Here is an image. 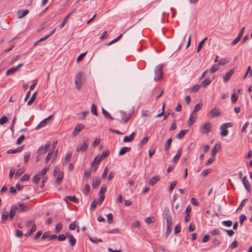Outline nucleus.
Here are the masks:
<instances>
[{
  "label": "nucleus",
  "mask_w": 252,
  "mask_h": 252,
  "mask_svg": "<svg viewBox=\"0 0 252 252\" xmlns=\"http://www.w3.org/2000/svg\"><path fill=\"white\" fill-rule=\"evenodd\" d=\"M200 86L199 85H194L191 88L190 91L192 93H196L199 90Z\"/></svg>",
  "instance_id": "46"
},
{
  "label": "nucleus",
  "mask_w": 252,
  "mask_h": 252,
  "mask_svg": "<svg viewBox=\"0 0 252 252\" xmlns=\"http://www.w3.org/2000/svg\"><path fill=\"white\" fill-rule=\"evenodd\" d=\"M84 127V125L82 124H78L75 127L74 130L72 132V134L74 136L77 135L80 131L83 129Z\"/></svg>",
  "instance_id": "10"
},
{
  "label": "nucleus",
  "mask_w": 252,
  "mask_h": 252,
  "mask_svg": "<svg viewBox=\"0 0 252 252\" xmlns=\"http://www.w3.org/2000/svg\"><path fill=\"white\" fill-rule=\"evenodd\" d=\"M234 70L233 69H230L223 77V80L224 82L228 81L231 76L233 74Z\"/></svg>",
  "instance_id": "12"
},
{
  "label": "nucleus",
  "mask_w": 252,
  "mask_h": 252,
  "mask_svg": "<svg viewBox=\"0 0 252 252\" xmlns=\"http://www.w3.org/2000/svg\"><path fill=\"white\" fill-rule=\"evenodd\" d=\"M220 128L221 129L220 135L222 136H226L228 135V131L226 129V127H223L221 126Z\"/></svg>",
  "instance_id": "25"
},
{
  "label": "nucleus",
  "mask_w": 252,
  "mask_h": 252,
  "mask_svg": "<svg viewBox=\"0 0 252 252\" xmlns=\"http://www.w3.org/2000/svg\"><path fill=\"white\" fill-rule=\"evenodd\" d=\"M247 220L246 216L245 215H241L239 217V220L241 225H243V222Z\"/></svg>",
  "instance_id": "54"
},
{
  "label": "nucleus",
  "mask_w": 252,
  "mask_h": 252,
  "mask_svg": "<svg viewBox=\"0 0 252 252\" xmlns=\"http://www.w3.org/2000/svg\"><path fill=\"white\" fill-rule=\"evenodd\" d=\"M176 184H177V183L175 181L170 182V187L169 188V191H171L173 190V189H174V187L176 186Z\"/></svg>",
  "instance_id": "59"
},
{
  "label": "nucleus",
  "mask_w": 252,
  "mask_h": 252,
  "mask_svg": "<svg viewBox=\"0 0 252 252\" xmlns=\"http://www.w3.org/2000/svg\"><path fill=\"white\" fill-rule=\"evenodd\" d=\"M163 65H159L156 67L155 69V77L154 80L158 81L160 80L163 76Z\"/></svg>",
  "instance_id": "2"
},
{
  "label": "nucleus",
  "mask_w": 252,
  "mask_h": 252,
  "mask_svg": "<svg viewBox=\"0 0 252 252\" xmlns=\"http://www.w3.org/2000/svg\"><path fill=\"white\" fill-rule=\"evenodd\" d=\"M212 82V80L208 78H206L203 81L201 84V86L203 88L207 87Z\"/></svg>",
  "instance_id": "23"
},
{
  "label": "nucleus",
  "mask_w": 252,
  "mask_h": 252,
  "mask_svg": "<svg viewBox=\"0 0 252 252\" xmlns=\"http://www.w3.org/2000/svg\"><path fill=\"white\" fill-rule=\"evenodd\" d=\"M107 233H113V234L119 233H120V229L119 228H116L113 229L111 230H109L107 231Z\"/></svg>",
  "instance_id": "52"
},
{
  "label": "nucleus",
  "mask_w": 252,
  "mask_h": 252,
  "mask_svg": "<svg viewBox=\"0 0 252 252\" xmlns=\"http://www.w3.org/2000/svg\"><path fill=\"white\" fill-rule=\"evenodd\" d=\"M31 154L29 152H27L25 153L24 154V160L25 163H27L29 160Z\"/></svg>",
  "instance_id": "50"
},
{
  "label": "nucleus",
  "mask_w": 252,
  "mask_h": 252,
  "mask_svg": "<svg viewBox=\"0 0 252 252\" xmlns=\"http://www.w3.org/2000/svg\"><path fill=\"white\" fill-rule=\"evenodd\" d=\"M107 190V188L106 185H104L101 188V189L99 191V195L104 194V193L106 192Z\"/></svg>",
  "instance_id": "53"
},
{
  "label": "nucleus",
  "mask_w": 252,
  "mask_h": 252,
  "mask_svg": "<svg viewBox=\"0 0 252 252\" xmlns=\"http://www.w3.org/2000/svg\"><path fill=\"white\" fill-rule=\"evenodd\" d=\"M100 180L98 178H95L93 180L92 183V187L93 188H96L100 184Z\"/></svg>",
  "instance_id": "26"
},
{
  "label": "nucleus",
  "mask_w": 252,
  "mask_h": 252,
  "mask_svg": "<svg viewBox=\"0 0 252 252\" xmlns=\"http://www.w3.org/2000/svg\"><path fill=\"white\" fill-rule=\"evenodd\" d=\"M23 65H24V64L23 63H20L19 64H18L17 66H16L15 67H13L11 68L10 69L7 70L6 72V75H9L11 74L15 73L16 71L19 70L20 67L23 66Z\"/></svg>",
  "instance_id": "8"
},
{
  "label": "nucleus",
  "mask_w": 252,
  "mask_h": 252,
  "mask_svg": "<svg viewBox=\"0 0 252 252\" xmlns=\"http://www.w3.org/2000/svg\"><path fill=\"white\" fill-rule=\"evenodd\" d=\"M86 54L87 52L82 53L81 54H80L77 58V62H79L81 61L83 59L84 56L86 55Z\"/></svg>",
  "instance_id": "60"
},
{
  "label": "nucleus",
  "mask_w": 252,
  "mask_h": 252,
  "mask_svg": "<svg viewBox=\"0 0 252 252\" xmlns=\"http://www.w3.org/2000/svg\"><path fill=\"white\" fill-rule=\"evenodd\" d=\"M135 135L136 132L133 131L129 136H126L123 139V141L126 143L132 142L134 140Z\"/></svg>",
  "instance_id": "11"
},
{
  "label": "nucleus",
  "mask_w": 252,
  "mask_h": 252,
  "mask_svg": "<svg viewBox=\"0 0 252 252\" xmlns=\"http://www.w3.org/2000/svg\"><path fill=\"white\" fill-rule=\"evenodd\" d=\"M188 130H182L177 135V138L179 139H182L187 133Z\"/></svg>",
  "instance_id": "27"
},
{
  "label": "nucleus",
  "mask_w": 252,
  "mask_h": 252,
  "mask_svg": "<svg viewBox=\"0 0 252 252\" xmlns=\"http://www.w3.org/2000/svg\"><path fill=\"white\" fill-rule=\"evenodd\" d=\"M89 145V140L88 138L85 139L83 140V144L82 145H79L77 146L76 148V151L77 152H81L83 153L85 151H86L88 149V146Z\"/></svg>",
  "instance_id": "1"
},
{
  "label": "nucleus",
  "mask_w": 252,
  "mask_h": 252,
  "mask_svg": "<svg viewBox=\"0 0 252 252\" xmlns=\"http://www.w3.org/2000/svg\"><path fill=\"white\" fill-rule=\"evenodd\" d=\"M203 104L202 103H198L195 106L192 113H196L201 110Z\"/></svg>",
  "instance_id": "35"
},
{
  "label": "nucleus",
  "mask_w": 252,
  "mask_h": 252,
  "mask_svg": "<svg viewBox=\"0 0 252 252\" xmlns=\"http://www.w3.org/2000/svg\"><path fill=\"white\" fill-rule=\"evenodd\" d=\"M90 186L89 184H86L85 185L84 190L83 191L84 194L86 195H87L89 193V192H90Z\"/></svg>",
  "instance_id": "44"
},
{
  "label": "nucleus",
  "mask_w": 252,
  "mask_h": 252,
  "mask_svg": "<svg viewBox=\"0 0 252 252\" xmlns=\"http://www.w3.org/2000/svg\"><path fill=\"white\" fill-rule=\"evenodd\" d=\"M182 153V149H179L177 152V154L175 156V157H174V158L173 159V161L174 162H176L179 160V159H180V158L181 157Z\"/></svg>",
  "instance_id": "19"
},
{
  "label": "nucleus",
  "mask_w": 252,
  "mask_h": 252,
  "mask_svg": "<svg viewBox=\"0 0 252 252\" xmlns=\"http://www.w3.org/2000/svg\"><path fill=\"white\" fill-rule=\"evenodd\" d=\"M237 99H238V96L235 93L233 94L231 97V99L232 102L235 103L237 101Z\"/></svg>",
  "instance_id": "58"
},
{
  "label": "nucleus",
  "mask_w": 252,
  "mask_h": 252,
  "mask_svg": "<svg viewBox=\"0 0 252 252\" xmlns=\"http://www.w3.org/2000/svg\"><path fill=\"white\" fill-rule=\"evenodd\" d=\"M238 246V242L236 240H235L233 242L231 245H230V248L232 249H234L236 248Z\"/></svg>",
  "instance_id": "64"
},
{
  "label": "nucleus",
  "mask_w": 252,
  "mask_h": 252,
  "mask_svg": "<svg viewBox=\"0 0 252 252\" xmlns=\"http://www.w3.org/2000/svg\"><path fill=\"white\" fill-rule=\"evenodd\" d=\"M83 73L79 72L75 76V84L76 88L79 90L81 89L83 84L82 81Z\"/></svg>",
  "instance_id": "3"
},
{
  "label": "nucleus",
  "mask_w": 252,
  "mask_h": 252,
  "mask_svg": "<svg viewBox=\"0 0 252 252\" xmlns=\"http://www.w3.org/2000/svg\"><path fill=\"white\" fill-rule=\"evenodd\" d=\"M69 239V242L70 244V245L71 247H73L75 246L76 242V239L74 237V236H69V237H68Z\"/></svg>",
  "instance_id": "28"
},
{
  "label": "nucleus",
  "mask_w": 252,
  "mask_h": 252,
  "mask_svg": "<svg viewBox=\"0 0 252 252\" xmlns=\"http://www.w3.org/2000/svg\"><path fill=\"white\" fill-rule=\"evenodd\" d=\"M209 114L211 118L220 116V110L219 108L215 107L210 110Z\"/></svg>",
  "instance_id": "7"
},
{
  "label": "nucleus",
  "mask_w": 252,
  "mask_h": 252,
  "mask_svg": "<svg viewBox=\"0 0 252 252\" xmlns=\"http://www.w3.org/2000/svg\"><path fill=\"white\" fill-rule=\"evenodd\" d=\"M172 141V138H169L167 142H166L165 144V152H168L169 148H170V147L171 146V142Z\"/></svg>",
  "instance_id": "24"
},
{
  "label": "nucleus",
  "mask_w": 252,
  "mask_h": 252,
  "mask_svg": "<svg viewBox=\"0 0 252 252\" xmlns=\"http://www.w3.org/2000/svg\"><path fill=\"white\" fill-rule=\"evenodd\" d=\"M36 230V226L35 224H34L32 228L31 229L30 231H29V233H26L25 234V236L26 237H28L29 236H30L31 235H32L35 231Z\"/></svg>",
  "instance_id": "43"
},
{
  "label": "nucleus",
  "mask_w": 252,
  "mask_h": 252,
  "mask_svg": "<svg viewBox=\"0 0 252 252\" xmlns=\"http://www.w3.org/2000/svg\"><path fill=\"white\" fill-rule=\"evenodd\" d=\"M47 124V122L44 119L36 126L35 129H39V128L45 126Z\"/></svg>",
  "instance_id": "31"
},
{
  "label": "nucleus",
  "mask_w": 252,
  "mask_h": 252,
  "mask_svg": "<svg viewBox=\"0 0 252 252\" xmlns=\"http://www.w3.org/2000/svg\"><path fill=\"white\" fill-rule=\"evenodd\" d=\"M108 168L106 167L105 168L104 171L102 174L101 177L102 179H105L106 177L107 174H108Z\"/></svg>",
  "instance_id": "63"
},
{
  "label": "nucleus",
  "mask_w": 252,
  "mask_h": 252,
  "mask_svg": "<svg viewBox=\"0 0 252 252\" xmlns=\"http://www.w3.org/2000/svg\"><path fill=\"white\" fill-rule=\"evenodd\" d=\"M24 170L23 169H19L17 170L15 173V177L19 178L24 173Z\"/></svg>",
  "instance_id": "45"
},
{
  "label": "nucleus",
  "mask_w": 252,
  "mask_h": 252,
  "mask_svg": "<svg viewBox=\"0 0 252 252\" xmlns=\"http://www.w3.org/2000/svg\"><path fill=\"white\" fill-rule=\"evenodd\" d=\"M19 209L18 207L16 205H12L11 207L10 211L9 214V219L12 220L17 211Z\"/></svg>",
  "instance_id": "9"
},
{
  "label": "nucleus",
  "mask_w": 252,
  "mask_h": 252,
  "mask_svg": "<svg viewBox=\"0 0 252 252\" xmlns=\"http://www.w3.org/2000/svg\"><path fill=\"white\" fill-rule=\"evenodd\" d=\"M25 138V136L24 135H21L17 140L16 144L17 145H20L22 143L23 141Z\"/></svg>",
  "instance_id": "49"
},
{
  "label": "nucleus",
  "mask_w": 252,
  "mask_h": 252,
  "mask_svg": "<svg viewBox=\"0 0 252 252\" xmlns=\"http://www.w3.org/2000/svg\"><path fill=\"white\" fill-rule=\"evenodd\" d=\"M211 171V169H210L204 170L201 172V176L203 177H205L207 176L209 174H210Z\"/></svg>",
  "instance_id": "42"
},
{
  "label": "nucleus",
  "mask_w": 252,
  "mask_h": 252,
  "mask_svg": "<svg viewBox=\"0 0 252 252\" xmlns=\"http://www.w3.org/2000/svg\"><path fill=\"white\" fill-rule=\"evenodd\" d=\"M91 174V169H89L85 171L84 176L86 178L89 179Z\"/></svg>",
  "instance_id": "57"
},
{
  "label": "nucleus",
  "mask_w": 252,
  "mask_h": 252,
  "mask_svg": "<svg viewBox=\"0 0 252 252\" xmlns=\"http://www.w3.org/2000/svg\"><path fill=\"white\" fill-rule=\"evenodd\" d=\"M190 202L194 206H198L199 205V202L194 198H191L190 199Z\"/></svg>",
  "instance_id": "61"
},
{
  "label": "nucleus",
  "mask_w": 252,
  "mask_h": 252,
  "mask_svg": "<svg viewBox=\"0 0 252 252\" xmlns=\"http://www.w3.org/2000/svg\"><path fill=\"white\" fill-rule=\"evenodd\" d=\"M211 123L210 122H207L200 127L199 131L201 133L207 134L211 131Z\"/></svg>",
  "instance_id": "4"
},
{
  "label": "nucleus",
  "mask_w": 252,
  "mask_h": 252,
  "mask_svg": "<svg viewBox=\"0 0 252 252\" xmlns=\"http://www.w3.org/2000/svg\"><path fill=\"white\" fill-rule=\"evenodd\" d=\"M107 221L109 224H111L113 222V216L111 213H109L107 215Z\"/></svg>",
  "instance_id": "51"
},
{
  "label": "nucleus",
  "mask_w": 252,
  "mask_h": 252,
  "mask_svg": "<svg viewBox=\"0 0 252 252\" xmlns=\"http://www.w3.org/2000/svg\"><path fill=\"white\" fill-rule=\"evenodd\" d=\"M30 179V176L28 174L24 175L20 179L21 182L28 181Z\"/></svg>",
  "instance_id": "55"
},
{
  "label": "nucleus",
  "mask_w": 252,
  "mask_h": 252,
  "mask_svg": "<svg viewBox=\"0 0 252 252\" xmlns=\"http://www.w3.org/2000/svg\"><path fill=\"white\" fill-rule=\"evenodd\" d=\"M148 140H149V138L148 137H145L144 138H143L141 141H140V143H139V146L140 147H142L144 145H145L146 144H147V143H148Z\"/></svg>",
  "instance_id": "34"
},
{
  "label": "nucleus",
  "mask_w": 252,
  "mask_h": 252,
  "mask_svg": "<svg viewBox=\"0 0 252 252\" xmlns=\"http://www.w3.org/2000/svg\"><path fill=\"white\" fill-rule=\"evenodd\" d=\"M101 160V158L99 157V156H97L91 163V166L93 167L94 165H98Z\"/></svg>",
  "instance_id": "17"
},
{
  "label": "nucleus",
  "mask_w": 252,
  "mask_h": 252,
  "mask_svg": "<svg viewBox=\"0 0 252 252\" xmlns=\"http://www.w3.org/2000/svg\"><path fill=\"white\" fill-rule=\"evenodd\" d=\"M131 148L129 147H123L119 151V156H123L126 152H129Z\"/></svg>",
  "instance_id": "21"
},
{
  "label": "nucleus",
  "mask_w": 252,
  "mask_h": 252,
  "mask_svg": "<svg viewBox=\"0 0 252 252\" xmlns=\"http://www.w3.org/2000/svg\"><path fill=\"white\" fill-rule=\"evenodd\" d=\"M220 149V145L216 144L212 150V155L215 157Z\"/></svg>",
  "instance_id": "22"
},
{
  "label": "nucleus",
  "mask_w": 252,
  "mask_h": 252,
  "mask_svg": "<svg viewBox=\"0 0 252 252\" xmlns=\"http://www.w3.org/2000/svg\"><path fill=\"white\" fill-rule=\"evenodd\" d=\"M50 141H47L44 146H41L38 150L37 154L39 155H43L46 153L50 146Z\"/></svg>",
  "instance_id": "5"
},
{
  "label": "nucleus",
  "mask_w": 252,
  "mask_h": 252,
  "mask_svg": "<svg viewBox=\"0 0 252 252\" xmlns=\"http://www.w3.org/2000/svg\"><path fill=\"white\" fill-rule=\"evenodd\" d=\"M110 154V152L108 150H106L103 151L101 155L99 156V157L101 158V159H103L107 157Z\"/></svg>",
  "instance_id": "39"
},
{
  "label": "nucleus",
  "mask_w": 252,
  "mask_h": 252,
  "mask_svg": "<svg viewBox=\"0 0 252 252\" xmlns=\"http://www.w3.org/2000/svg\"><path fill=\"white\" fill-rule=\"evenodd\" d=\"M17 206L19 208L18 210L21 212H26V211L30 210L32 208V206L30 205H27L24 204L23 203H21L20 202H19L17 204Z\"/></svg>",
  "instance_id": "6"
},
{
  "label": "nucleus",
  "mask_w": 252,
  "mask_h": 252,
  "mask_svg": "<svg viewBox=\"0 0 252 252\" xmlns=\"http://www.w3.org/2000/svg\"><path fill=\"white\" fill-rule=\"evenodd\" d=\"M53 153V150L50 151V152L47 154L46 158H45V162L47 163L51 158Z\"/></svg>",
  "instance_id": "56"
},
{
  "label": "nucleus",
  "mask_w": 252,
  "mask_h": 252,
  "mask_svg": "<svg viewBox=\"0 0 252 252\" xmlns=\"http://www.w3.org/2000/svg\"><path fill=\"white\" fill-rule=\"evenodd\" d=\"M7 120H8V118L6 116H2L0 119V125H2L4 124L5 123H6L7 122Z\"/></svg>",
  "instance_id": "48"
},
{
  "label": "nucleus",
  "mask_w": 252,
  "mask_h": 252,
  "mask_svg": "<svg viewBox=\"0 0 252 252\" xmlns=\"http://www.w3.org/2000/svg\"><path fill=\"white\" fill-rule=\"evenodd\" d=\"M160 177L159 176L157 175L152 177L149 182V184L151 186H154L158 181L160 180Z\"/></svg>",
  "instance_id": "15"
},
{
  "label": "nucleus",
  "mask_w": 252,
  "mask_h": 252,
  "mask_svg": "<svg viewBox=\"0 0 252 252\" xmlns=\"http://www.w3.org/2000/svg\"><path fill=\"white\" fill-rule=\"evenodd\" d=\"M41 176L39 174L35 175L33 178V182L37 184L40 180Z\"/></svg>",
  "instance_id": "36"
},
{
  "label": "nucleus",
  "mask_w": 252,
  "mask_h": 252,
  "mask_svg": "<svg viewBox=\"0 0 252 252\" xmlns=\"http://www.w3.org/2000/svg\"><path fill=\"white\" fill-rule=\"evenodd\" d=\"M163 217L166 221L172 220L170 211L167 208L164 209Z\"/></svg>",
  "instance_id": "16"
},
{
  "label": "nucleus",
  "mask_w": 252,
  "mask_h": 252,
  "mask_svg": "<svg viewBox=\"0 0 252 252\" xmlns=\"http://www.w3.org/2000/svg\"><path fill=\"white\" fill-rule=\"evenodd\" d=\"M63 172H61L58 175V177H57V179L56 180V183L58 185H60L62 183V180H63Z\"/></svg>",
  "instance_id": "20"
},
{
  "label": "nucleus",
  "mask_w": 252,
  "mask_h": 252,
  "mask_svg": "<svg viewBox=\"0 0 252 252\" xmlns=\"http://www.w3.org/2000/svg\"><path fill=\"white\" fill-rule=\"evenodd\" d=\"M222 224L226 227H230L232 225V221L230 220H224L222 222Z\"/></svg>",
  "instance_id": "41"
},
{
  "label": "nucleus",
  "mask_w": 252,
  "mask_h": 252,
  "mask_svg": "<svg viewBox=\"0 0 252 252\" xmlns=\"http://www.w3.org/2000/svg\"><path fill=\"white\" fill-rule=\"evenodd\" d=\"M102 112L105 117L109 118L112 120L114 119V118L111 116V115L103 108H102Z\"/></svg>",
  "instance_id": "32"
},
{
  "label": "nucleus",
  "mask_w": 252,
  "mask_h": 252,
  "mask_svg": "<svg viewBox=\"0 0 252 252\" xmlns=\"http://www.w3.org/2000/svg\"><path fill=\"white\" fill-rule=\"evenodd\" d=\"M66 199L69 200V201L73 202L75 203H78V199L75 197V196H67L66 197Z\"/></svg>",
  "instance_id": "30"
},
{
  "label": "nucleus",
  "mask_w": 252,
  "mask_h": 252,
  "mask_svg": "<svg viewBox=\"0 0 252 252\" xmlns=\"http://www.w3.org/2000/svg\"><path fill=\"white\" fill-rule=\"evenodd\" d=\"M36 92L34 93L32 95L30 99L29 100V101L27 103V104L28 105H31L32 102L34 101L36 97Z\"/></svg>",
  "instance_id": "37"
},
{
  "label": "nucleus",
  "mask_w": 252,
  "mask_h": 252,
  "mask_svg": "<svg viewBox=\"0 0 252 252\" xmlns=\"http://www.w3.org/2000/svg\"><path fill=\"white\" fill-rule=\"evenodd\" d=\"M63 228V224L61 223H58L55 228V232L56 233H59Z\"/></svg>",
  "instance_id": "40"
},
{
  "label": "nucleus",
  "mask_w": 252,
  "mask_h": 252,
  "mask_svg": "<svg viewBox=\"0 0 252 252\" xmlns=\"http://www.w3.org/2000/svg\"><path fill=\"white\" fill-rule=\"evenodd\" d=\"M242 182L243 185L245 186V189L247 190V191L249 192L250 191L251 189V185L248 181L247 178L246 176H245L242 178Z\"/></svg>",
  "instance_id": "14"
},
{
  "label": "nucleus",
  "mask_w": 252,
  "mask_h": 252,
  "mask_svg": "<svg viewBox=\"0 0 252 252\" xmlns=\"http://www.w3.org/2000/svg\"><path fill=\"white\" fill-rule=\"evenodd\" d=\"M91 112L95 116H98L96 106L94 104H93L92 105Z\"/></svg>",
  "instance_id": "38"
},
{
  "label": "nucleus",
  "mask_w": 252,
  "mask_h": 252,
  "mask_svg": "<svg viewBox=\"0 0 252 252\" xmlns=\"http://www.w3.org/2000/svg\"><path fill=\"white\" fill-rule=\"evenodd\" d=\"M29 12V10L28 9H25L22 11H18V17L19 19H22L26 16Z\"/></svg>",
  "instance_id": "18"
},
{
  "label": "nucleus",
  "mask_w": 252,
  "mask_h": 252,
  "mask_svg": "<svg viewBox=\"0 0 252 252\" xmlns=\"http://www.w3.org/2000/svg\"><path fill=\"white\" fill-rule=\"evenodd\" d=\"M8 213L7 211H5L4 210H3V212L2 213L1 215V220L4 222L5 221L7 220L8 219Z\"/></svg>",
  "instance_id": "29"
},
{
  "label": "nucleus",
  "mask_w": 252,
  "mask_h": 252,
  "mask_svg": "<svg viewBox=\"0 0 252 252\" xmlns=\"http://www.w3.org/2000/svg\"><path fill=\"white\" fill-rule=\"evenodd\" d=\"M181 225L180 224L176 225V226H175V229H174L175 234H178L181 231Z\"/></svg>",
  "instance_id": "47"
},
{
  "label": "nucleus",
  "mask_w": 252,
  "mask_h": 252,
  "mask_svg": "<svg viewBox=\"0 0 252 252\" xmlns=\"http://www.w3.org/2000/svg\"><path fill=\"white\" fill-rule=\"evenodd\" d=\"M207 39V37H205L204 38V39L201 41V42H200L198 45V47H197V53H199V51L201 50L205 41Z\"/></svg>",
  "instance_id": "33"
},
{
  "label": "nucleus",
  "mask_w": 252,
  "mask_h": 252,
  "mask_svg": "<svg viewBox=\"0 0 252 252\" xmlns=\"http://www.w3.org/2000/svg\"><path fill=\"white\" fill-rule=\"evenodd\" d=\"M121 114L122 116V118L123 120L124 121V122H127L128 120L131 117V114H126V112L124 111H121Z\"/></svg>",
  "instance_id": "13"
},
{
  "label": "nucleus",
  "mask_w": 252,
  "mask_h": 252,
  "mask_svg": "<svg viewBox=\"0 0 252 252\" xmlns=\"http://www.w3.org/2000/svg\"><path fill=\"white\" fill-rule=\"evenodd\" d=\"M140 226V222L139 220H137L132 223V227L139 228Z\"/></svg>",
  "instance_id": "62"
}]
</instances>
